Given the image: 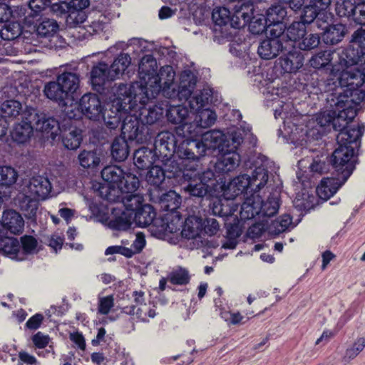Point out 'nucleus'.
Returning <instances> with one entry per match:
<instances>
[{
	"label": "nucleus",
	"mask_w": 365,
	"mask_h": 365,
	"mask_svg": "<svg viewBox=\"0 0 365 365\" xmlns=\"http://www.w3.org/2000/svg\"><path fill=\"white\" fill-rule=\"evenodd\" d=\"M292 217L289 215H284L277 220H274L269 226V232L279 235L288 229L292 224Z\"/></svg>",
	"instance_id": "59"
},
{
	"label": "nucleus",
	"mask_w": 365,
	"mask_h": 365,
	"mask_svg": "<svg viewBox=\"0 0 365 365\" xmlns=\"http://www.w3.org/2000/svg\"><path fill=\"white\" fill-rule=\"evenodd\" d=\"M86 16L84 11H78L75 9H69L66 18V22L68 26L76 27L83 23L86 20Z\"/></svg>",
	"instance_id": "62"
},
{
	"label": "nucleus",
	"mask_w": 365,
	"mask_h": 365,
	"mask_svg": "<svg viewBox=\"0 0 365 365\" xmlns=\"http://www.w3.org/2000/svg\"><path fill=\"white\" fill-rule=\"evenodd\" d=\"M39 200H41L34 197L29 195H24L23 192L21 190L16 197V202L21 210L24 212L27 218L30 219L36 217Z\"/></svg>",
	"instance_id": "25"
},
{
	"label": "nucleus",
	"mask_w": 365,
	"mask_h": 365,
	"mask_svg": "<svg viewBox=\"0 0 365 365\" xmlns=\"http://www.w3.org/2000/svg\"><path fill=\"white\" fill-rule=\"evenodd\" d=\"M201 140H193L190 145H194L199 155H205L208 150L221 149L224 151L230 147V139L219 130H212L201 134Z\"/></svg>",
	"instance_id": "11"
},
{
	"label": "nucleus",
	"mask_w": 365,
	"mask_h": 365,
	"mask_svg": "<svg viewBox=\"0 0 365 365\" xmlns=\"http://www.w3.org/2000/svg\"><path fill=\"white\" fill-rule=\"evenodd\" d=\"M128 86L133 103L130 110L134 111L140 123L144 126L158 123L163 117L164 109L161 106L151 105V100L156 96H151L148 88H143L142 84L131 83Z\"/></svg>",
	"instance_id": "4"
},
{
	"label": "nucleus",
	"mask_w": 365,
	"mask_h": 365,
	"mask_svg": "<svg viewBox=\"0 0 365 365\" xmlns=\"http://www.w3.org/2000/svg\"><path fill=\"white\" fill-rule=\"evenodd\" d=\"M0 252L13 259H24V256L21 255L20 242L14 237L0 238Z\"/></svg>",
	"instance_id": "27"
},
{
	"label": "nucleus",
	"mask_w": 365,
	"mask_h": 365,
	"mask_svg": "<svg viewBox=\"0 0 365 365\" xmlns=\"http://www.w3.org/2000/svg\"><path fill=\"white\" fill-rule=\"evenodd\" d=\"M176 145L175 135L169 131L159 133L155 137L154 143L155 151L163 159H168L173 155L175 152Z\"/></svg>",
	"instance_id": "18"
},
{
	"label": "nucleus",
	"mask_w": 365,
	"mask_h": 365,
	"mask_svg": "<svg viewBox=\"0 0 365 365\" xmlns=\"http://www.w3.org/2000/svg\"><path fill=\"white\" fill-rule=\"evenodd\" d=\"M80 165L84 168H93L97 167L100 162V157L93 150H83L78 155Z\"/></svg>",
	"instance_id": "52"
},
{
	"label": "nucleus",
	"mask_w": 365,
	"mask_h": 365,
	"mask_svg": "<svg viewBox=\"0 0 365 365\" xmlns=\"http://www.w3.org/2000/svg\"><path fill=\"white\" fill-rule=\"evenodd\" d=\"M110 67L105 63H99L95 66L91 73L93 85L101 86L106 81H113L115 78L112 77L110 73Z\"/></svg>",
	"instance_id": "32"
},
{
	"label": "nucleus",
	"mask_w": 365,
	"mask_h": 365,
	"mask_svg": "<svg viewBox=\"0 0 365 365\" xmlns=\"http://www.w3.org/2000/svg\"><path fill=\"white\" fill-rule=\"evenodd\" d=\"M182 222L181 217L178 212L168 213L163 220L162 225V231L168 233H175L182 228Z\"/></svg>",
	"instance_id": "40"
},
{
	"label": "nucleus",
	"mask_w": 365,
	"mask_h": 365,
	"mask_svg": "<svg viewBox=\"0 0 365 365\" xmlns=\"http://www.w3.org/2000/svg\"><path fill=\"white\" fill-rule=\"evenodd\" d=\"M113 217L108 222V227L116 230H127L133 223V213L128 212L125 210L121 211V207L118 206L112 208Z\"/></svg>",
	"instance_id": "21"
},
{
	"label": "nucleus",
	"mask_w": 365,
	"mask_h": 365,
	"mask_svg": "<svg viewBox=\"0 0 365 365\" xmlns=\"http://www.w3.org/2000/svg\"><path fill=\"white\" fill-rule=\"evenodd\" d=\"M182 178L185 180H197L201 184L207 186L211 191V187L215 185V173L208 169L202 172L201 165L199 163L185 164V170H182Z\"/></svg>",
	"instance_id": "16"
},
{
	"label": "nucleus",
	"mask_w": 365,
	"mask_h": 365,
	"mask_svg": "<svg viewBox=\"0 0 365 365\" xmlns=\"http://www.w3.org/2000/svg\"><path fill=\"white\" fill-rule=\"evenodd\" d=\"M80 76L73 72H63L58 75L56 81H50L44 86L46 96L59 103L64 102L73 95L80 87Z\"/></svg>",
	"instance_id": "8"
},
{
	"label": "nucleus",
	"mask_w": 365,
	"mask_h": 365,
	"mask_svg": "<svg viewBox=\"0 0 365 365\" xmlns=\"http://www.w3.org/2000/svg\"><path fill=\"white\" fill-rule=\"evenodd\" d=\"M22 119L21 123L15 125L11 132L12 140L17 143H26L31 138L34 129L33 123L24 118V112L22 113Z\"/></svg>",
	"instance_id": "28"
},
{
	"label": "nucleus",
	"mask_w": 365,
	"mask_h": 365,
	"mask_svg": "<svg viewBox=\"0 0 365 365\" xmlns=\"http://www.w3.org/2000/svg\"><path fill=\"white\" fill-rule=\"evenodd\" d=\"M124 173L120 167L109 165L102 170L101 177L108 185H118Z\"/></svg>",
	"instance_id": "46"
},
{
	"label": "nucleus",
	"mask_w": 365,
	"mask_h": 365,
	"mask_svg": "<svg viewBox=\"0 0 365 365\" xmlns=\"http://www.w3.org/2000/svg\"><path fill=\"white\" fill-rule=\"evenodd\" d=\"M129 153V147L125 138L123 137L115 138L111 145V155L118 161L125 160Z\"/></svg>",
	"instance_id": "41"
},
{
	"label": "nucleus",
	"mask_w": 365,
	"mask_h": 365,
	"mask_svg": "<svg viewBox=\"0 0 365 365\" xmlns=\"http://www.w3.org/2000/svg\"><path fill=\"white\" fill-rule=\"evenodd\" d=\"M59 26L54 19H43L36 26V33L38 36L48 38L50 41L58 38Z\"/></svg>",
	"instance_id": "30"
},
{
	"label": "nucleus",
	"mask_w": 365,
	"mask_h": 365,
	"mask_svg": "<svg viewBox=\"0 0 365 365\" xmlns=\"http://www.w3.org/2000/svg\"><path fill=\"white\" fill-rule=\"evenodd\" d=\"M253 11V4L235 6V13L230 16V11L225 7L215 8L212 14L215 23V36L230 39L232 36V29L245 26L250 20Z\"/></svg>",
	"instance_id": "2"
},
{
	"label": "nucleus",
	"mask_w": 365,
	"mask_h": 365,
	"mask_svg": "<svg viewBox=\"0 0 365 365\" xmlns=\"http://www.w3.org/2000/svg\"><path fill=\"white\" fill-rule=\"evenodd\" d=\"M195 120L201 129L207 128L214 125L217 120V115L210 109H201L196 111Z\"/></svg>",
	"instance_id": "47"
},
{
	"label": "nucleus",
	"mask_w": 365,
	"mask_h": 365,
	"mask_svg": "<svg viewBox=\"0 0 365 365\" xmlns=\"http://www.w3.org/2000/svg\"><path fill=\"white\" fill-rule=\"evenodd\" d=\"M143 195L138 193L126 194L122 197V203L120 207H124L128 212L134 214L140 209L144 205Z\"/></svg>",
	"instance_id": "43"
},
{
	"label": "nucleus",
	"mask_w": 365,
	"mask_h": 365,
	"mask_svg": "<svg viewBox=\"0 0 365 365\" xmlns=\"http://www.w3.org/2000/svg\"><path fill=\"white\" fill-rule=\"evenodd\" d=\"M170 281L173 284L183 285L190 281L188 271L183 268H178L173 270L170 274Z\"/></svg>",
	"instance_id": "64"
},
{
	"label": "nucleus",
	"mask_w": 365,
	"mask_h": 365,
	"mask_svg": "<svg viewBox=\"0 0 365 365\" xmlns=\"http://www.w3.org/2000/svg\"><path fill=\"white\" fill-rule=\"evenodd\" d=\"M304 63L303 55L299 51H289L287 55L279 58V64L286 73H295Z\"/></svg>",
	"instance_id": "26"
},
{
	"label": "nucleus",
	"mask_w": 365,
	"mask_h": 365,
	"mask_svg": "<svg viewBox=\"0 0 365 365\" xmlns=\"http://www.w3.org/2000/svg\"><path fill=\"white\" fill-rule=\"evenodd\" d=\"M128 84L120 83L115 89L114 98L108 109L102 110V119L106 127L110 130L116 128L124 115L133 107Z\"/></svg>",
	"instance_id": "6"
},
{
	"label": "nucleus",
	"mask_w": 365,
	"mask_h": 365,
	"mask_svg": "<svg viewBox=\"0 0 365 365\" xmlns=\"http://www.w3.org/2000/svg\"><path fill=\"white\" fill-rule=\"evenodd\" d=\"M306 31V26L303 22L294 21L287 28L285 38H287L290 42L294 43L295 46L299 39L303 37V35H305Z\"/></svg>",
	"instance_id": "48"
},
{
	"label": "nucleus",
	"mask_w": 365,
	"mask_h": 365,
	"mask_svg": "<svg viewBox=\"0 0 365 365\" xmlns=\"http://www.w3.org/2000/svg\"><path fill=\"white\" fill-rule=\"evenodd\" d=\"M99 192L101 197L107 201L119 202L120 206L121 205L123 195H121V191L118 185H103L101 187Z\"/></svg>",
	"instance_id": "50"
},
{
	"label": "nucleus",
	"mask_w": 365,
	"mask_h": 365,
	"mask_svg": "<svg viewBox=\"0 0 365 365\" xmlns=\"http://www.w3.org/2000/svg\"><path fill=\"white\" fill-rule=\"evenodd\" d=\"M121 127L123 138L143 143L150 139L148 129L143 126L134 111L129 110L123 117Z\"/></svg>",
	"instance_id": "12"
},
{
	"label": "nucleus",
	"mask_w": 365,
	"mask_h": 365,
	"mask_svg": "<svg viewBox=\"0 0 365 365\" xmlns=\"http://www.w3.org/2000/svg\"><path fill=\"white\" fill-rule=\"evenodd\" d=\"M157 61L152 55L144 56L139 63L140 81L133 83L142 84L143 88H148L151 96L159 93V86L156 84Z\"/></svg>",
	"instance_id": "10"
},
{
	"label": "nucleus",
	"mask_w": 365,
	"mask_h": 365,
	"mask_svg": "<svg viewBox=\"0 0 365 365\" xmlns=\"http://www.w3.org/2000/svg\"><path fill=\"white\" fill-rule=\"evenodd\" d=\"M24 118L33 123L34 128L36 130L50 135L52 140L58 135L62 129L55 118L44 113H40L34 108H26L24 111Z\"/></svg>",
	"instance_id": "9"
},
{
	"label": "nucleus",
	"mask_w": 365,
	"mask_h": 365,
	"mask_svg": "<svg viewBox=\"0 0 365 365\" xmlns=\"http://www.w3.org/2000/svg\"><path fill=\"white\" fill-rule=\"evenodd\" d=\"M140 182L138 178L132 173H124L123 178L118 184L121 191V195L135 193L139 187Z\"/></svg>",
	"instance_id": "37"
},
{
	"label": "nucleus",
	"mask_w": 365,
	"mask_h": 365,
	"mask_svg": "<svg viewBox=\"0 0 365 365\" xmlns=\"http://www.w3.org/2000/svg\"><path fill=\"white\" fill-rule=\"evenodd\" d=\"M362 135L360 129L344 130L339 133L336 141L339 147L332 155V165L338 173L337 176L346 182L354 169V148L358 145V140Z\"/></svg>",
	"instance_id": "1"
},
{
	"label": "nucleus",
	"mask_w": 365,
	"mask_h": 365,
	"mask_svg": "<svg viewBox=\"0 0 365 365\" xmlns=\"http://www.w3.org/2000/svg\"><path fill=\"white\" fill-rule=\"evenodd\" d=\"M161 207L170 212H176L181 204V197L175 191L170 190L160 197Z\"/></svg>",
	"instance_id": "44"
},
{
	"label": "nucleus",
	"mask_w": 365,
	"mask_h": 365,
	"mask_svg": "<svg viewBox=\"0 0 365 365\" xmlns=\"http://www.w3.org/2000/svg\"><path fill=\"white\" fill-rule=\"evenodd\" d=\"M279 208V200L277 195H271L265 202L262 200L260 214L262 216L272 217L276 215Z\"/></svg>",
	"instance_id": "53"
},
{
	"label": "nucleus",
	"mask_w": 365,
	"mask_h": 365,
	"mask_svg": "<svg viewBox=\"0 0 365 365\" xmlns=\"http://www.w3.org/2000/svg\"><path fill=\"white\" fill-rule=\"evenodd\" d=\"M193 140H190L187 143L186 147L182 145L179 151L178 154L179 156L183 159L182 161V166L183 170H185V164L186 163H199L198 160L200 157H202L203 155H199L197 154V150L195 149L194 145H190V144Z\"/></svg>",
	"instance_id": "51"
},
{
	"label": "nucleus",
	"mask_w": 365,
	"mask_h": 365,
	"mask_svg": "<svg viewBox=\"0 0 365 365\" xmlns=\"http://www.w3.org/2000/svg\"><path fill=\"white\" fill-rule=\"evenodd\" d=\"M346 33V28L341 24L329 26L324 32L323 40L325 43L334 45L341 41Z\"/></svg>",
	"instance_id": "35"
},
{
	"label": "nucleus",
	"mask_w": 365,
	"mask_h": 365,
	"mask_svg": "<svg viewBox=\"0 0 365 365\" xmlns=\"http://www.w3.org/2000/svg\"><path fill=\"white\" fill-rule=\"evenodd\" d=\"M262 197L257 192H254L245 198L240 212L242 220H250L260 215Z\"/></svg>",
	"instance_id": "22"
},
{
	"label": "nucleus",
	"mask_w": 365,
	"mask_h": 365,
	"mask_svg": "<svg viewBox=\"0 0 365 365\" xmlns=\"http://www.w3.org/2000/svg\"><path fill=\"white\" fill-rule=\"evenodd\" d=\"M166 116L170 123L180 125L187 120L189 111L185 106H173L167 110Z\"/></svg>",
	"instance_id": "36"
},
{
	"label": "nucleus",
	"mask_w": 365,
	"mask_h": 365,
	"mask_svg": "<svg viewBox=\"0 0 365 365\" xmlns=\"http://www.w3.org/2000/svg\"><path fill=\"white\" fill-rule=\"evenodd\" d=\"M37 247V241L32 236L25 235L21 237L20 252L21 256L25 258V255L32 254L35 252Z\"/></svg>",
	"instance_id": "63"
},
{
	"label": "nucleus",
	"mask_w": 365,
	"mask_h": 365,
	"mask_svg": "<svg viewBox=\"0 0 365 365\" xmlns=\"http://www.w3.org/2000/svg\"><path fill=\"white\" fill-rule=\"evenodd\" d=\"M327 102L333 115L334 130L340 133L344 130L360 129L364 132V126L349 125L356 115V111L352 106L353 99L348 94H342L341 91L331 93Z\"/></svg>",
	"instance_id": "5"
},
{
	"label": "nucleus",
	"mask_w": 365,
	"mask_h": 365,
	"mask_svg": "<svg viewBox=\"0 0 365 365\" xmlns=\"http://www.w3.org/2000/svg\"><path fill=\"white\" fill-rule=\"evenodd\" d=\"M78 108L85 118L93 121H101L103 104L98 95L91 93L84 94L78 103Z\"/></svg>",
	"instance_id": "13"
},
{
	"label": "nucleus",
	"mask_w": 365,
	"mask_h": 365,
	"mask_svg": "<svg viewBox=\"0 0 365 365\" xmlns=\"http://www.w3.org/2000/svg\"><path fill=\"white\" fill-rule=\"evenodd\" d=\"M51 190V185L47 178L38 175L25 181L21 191L24 195H29L41 200H46Z\"/></svg>",
	"instance_id": "15"
},
{
	"label": "nucleus",
	"mask_w": 365,
	"mask_h": 365,
	"mask_svg": "<svg viewBox=\"0 0 365 365\" xmlns=\"http://www.w3.org/2000/svg\"><path fill=\"white\" fill-rule=\"evenodd\" d=\"M254 12L255 8L253 7L252 14H250V20L247 22L249 29L253 34H260L267 29L269 22L262 14L255 15Z\"/></svg>",
	"instance_id": "49"
},
{
	"label": "nucleus",
	"mask_w": 365,
	"mask_h": 365,
	"mask_svg": "<svg viewBox=\"0 0 365 365\" xmlns=\"http://www.w3.org/2000/svg\"><path fill=\"white\" fill-rule=\"evenodd\" d=\"M341 67L340 65L333 66L328 83L334 86L335 93L341 91L342 94L351 97L364 83L365 73L356 67L346 66V69H341Z\"/></svg>",
	"instance_id": "7"
},
{
	"label": "nucleus",
	"mask_w": 365,
	"mask_h": 365,
	"mask_svg": "<svg viewBox=\"0 0 365 365\" xmlns=\"http://www.w3.org/2000/svg\"><path fill=\"white\" fill-rule=\"evenodd\" d=\"M356 4V0H337L335 9L336 14L341 17L352 16Z\"/></svg>",
	"instance_id": "56"
},
{
	"label": "nucleus",
	"mask_w": 365,
	"mask_h": 365,
	"mask_svg": "<svg viewBox=\"0 0 365 365\" xmlns=\"http://www.w3.org/2000/svg\"><path fill=\"white\" fill-rule=\"evenodd\" d=\"M277 104L274 109L275 118H281L284 120V123H289V118L294 114V108L291 102H284L280 99L274 98L272 99Z\"/></svg>",
	"instance_id": "45"
},
{
	"label": "nucleus",
	"mask_w": 365,
	"mask_h": 365,
	"mask_svg": "<svg viewBox=\"0 0 365 365\" xmlns=\"http://www.w3.org/2000/svg\"><path fill=\"white\" fill-rule=\"evenodd\" d=\"M320 43V37L317 34H307L294 46L302 51H310L317 48Z\"/></svg>",
	"instance_id": "55"
},
{
	"label": "nucleus",
	"mask_w": 365,
	"mask_h": 365,
	"mask_svg": "<svg viewBox=\"0 0 365 365\" xmlns=\"http://www.w3.org/2000/svg\"><path fill=\"white\" fill-rule=\"evenodd\" d=\"M175 131L178 135L190 140H197L196 138L202 134V129L195 119L191 123H188L187 120L183 124L177 126Z\"/></svg>",
	"instance_id": "34"
},
{
	"label": "nucleus",
	"mask_w": 365,
	"mask_h": 365,
	"mask_svg": "<svg viewBox=\"0 0 365 365\" xmlns=\"http://www.w3.org/2000/svg\"><path fill=\"white\" fill-rule=\"evenodd\" d=\"M192 92H193V91ZM211 96L212 91L209 88H204L201 91L195 92L192 96L190 95L187 99L184 100H188L189 106L191 110L197 111L202 109V108L208 103Z\"/></svg>",
	"instance_id": "33"
},
{
	"label": "nucleus",
	"mask_w": 365,
	"mask_h": 365,
	"mask_svg": "<svg viewBox=\"0 0 365 365\" xmlns=\"http://www.w3.org/2000/svg\"><path fill=\"white\" fill-rule=\"evenodd\" d=\"M160 157L155 149L142 147L135 151L133 160L138 168L145 169L149 168Z\"/></svg>",
	"instance_id": "24"
},
{
	"label": "nucleus",
	"mask_w": 365,
	"mask_h": 365,
	"mask_svg": "<svg viewBox=\"0 0 365 365\" xmlns=\"http://www.w3.org/2000/svg\"><path fill=\"white\" fill-rule=\"evenodd\" d=\"M156 84L159 86V93L168 98L178 97L179 100L187 99L196 85V78L190 71H185L180 75V84L175 82V72L170 66H163L156 75Z\"/></svg>",
	"instance_id": "3"
},
{
	"label": "nucleus",
	"mask_w": 365,
	"mask_h": 365,
	"mask_svg": "<svg viewBox=\"0 0 365 365\" xmlns=\"http://www.w3.org/2000/svg\"><path fill=\"white\" fill-rule=\"evenodd\" d=\"M343 179L338 177L327 178L321 181L317 187V193L319 198L327 200L330 197L336 192L339 188L344 183Z\"/></svg>",
	"instance_id": "23"
},
{
	"label": "nucleus",
	"mask_w": 365,
	"mask_h": 365,
	"mask_svg": "<svg viewBox=\"0 0 365 365\" xmlns=\"http://www.w3.org/2000/svg\"><path fill=\"white\" fill-rule=\"evenodd\" d=\"M18 178L17 171L11 166H0V184L10 187Z\"/></svg>",
	"instance_id": "57"
},
{
	"label": "nucleus",
	"mask_w": 365,
	"mask_h": 365,
	"mask_svg": "<svg viewBox=\"0 0 365 365\" xmlns=\"http://www.w3.org/2000/svg\"><path fill=\"white\" fill-rule=\"evenodd\" d=\"M249 180L255 192H257L263 187L268 180V172L264 165L257 167L252 176H249Z\"/></svg>",
	"instance_id": "42"
},
{
	"label": "nucleus",
	"mask_w": 365,
	"mask_h": 365,
	"mask_svg": "<svg viewBox=\"0 0 365 365\" xmlns=\"http://www.w3.org/2000/svg\"><path fill=\"white\" fill-rule=\"evenodd\" d=\"M60 133L62 135V142L68 150H76L82 141L81 130L71 125V121L65 120Z\"/></svg>",
	"instance_id": "19"
},
{
	"label": "nucleus",
	"mask_w": 365,
	"mask_h": 365,
	"mask_svg": "<svg viewBox=\"0 0 365 365\" xmlns=\"http://www.w3.org/2000/svg\"><path fill=\"white\" fill-rule=\"evenodd\" d=\"M131 63V58L128 53H121L110 66V75L118 78L122 75Z\"/></svg>",
	"instance_id": "39"
},
{
	"label": "nucleus",
	"mask_w": 365,
	"mask_h": 365,
	"mask_svg": "<svg viewBox=\"0 0 365 365\" xmlns=\"http://www.w3.org/2000/svg\"><path fill=\"white\" fill-rule=\"evenodd\" d=\"M287 15V8L282 3L272 5L266 12L267 21L269 26L272 24H281Z\"/></svg>",
	"instance_id": "38"
},
{
	"label": "nucleus",
	"mask_w": 365,
	"mask_h": 365,
	"mask_svg": "<svg viewBox=\"0 0 365 365\" xmlns=\"http://www.w3.org/2000/svg\"><path fill=\"white\" fill-rule=\"evenodd\" d=\"M202 230V219L195 215L187 217L182 225L181 235L186 239H195Z\"/></svg>",
	"instance_id": "29"
},
{
	"label": "nucleus",
	"mask_w": 365,
	"mask_h": 365,
	"mask_svg": "<svg viewBox=\"0 0 365 365\" xmlns=\"http://www.w3.org/2000/svg\"><path fill=\"white\" fill-rule=\"evenodd\" d=\"M251 187L247 175H240L232 179L227 185L222 186V195L227 200L234 199L242 194L246 189Z\"/></svg>",
	"instance_id": "20"
},
{
	"label": "nucleus",
	"mask_w": 365,
	"mask_h": 365,
	"mask_svg": "<svg viewBox=\"0 0 365 365\" xmlns=\"http://www.w3.org/2000/svg\"><path fill=\"white\" fill-rule=\"evenodd\" d=\"M22 110L21 103L15 100H9L4 102L1 106L0 111L4 118H16Z\"/></svg>",
	"instance_id": "54"
},
{
	"label": "nucleus",
	"mask_w": 365,
	"mask_h": 365,
	"mask_svg": "<svg viewBox=\"0 0 365 365\" xmlns=\"http://www.w3.org/2000/svg\"><path fill=\"white\" fill-rule=\"evenodd\" d=\"M282 29H279L277 34L271 31V38L262 41L258 46L257 52L259 56L264 59H272L278 56L280 51L287 48L281 42L280 36Z\"/></svg>",
	"instance_id": "17"
},
{
	"label": "nucleus",
	"mask_w": 365,
	"mask_h": 365,
	"mask_svg": "<svg viewBox=\"0 0 365 365\" xmlns=\"http://www.w3.org/2000/svg\"><path fill=\"white\" fill-rule=\"evenodd\" d=\"M242 141L240 136L232 135V144L226 148L224 154L217 160L216 169L221 173H228L237 168L240 161V155L235 151Z\"/></svg>",
	"instance_id": "14"
},
{
	"label": "nucleus",
	"mask_w": 365,
	"mask_h": 365,
	"mask_svg": "<svg viewBox=\"0 0 365 365\" xmlns=\"http://www.w3.org/2000/svg\"><path fill=\"white\" fill-rule=\"evenodd\" d=\"M155 212L150 205H144L140 209L134 212L133 221L138 227H146L150 225L154 218Z\"/></svg>",
	"instance_id": "31"
},
{
	"label": "nucleus",
	"mask_w": 365,
	"mask_h": 365,
	"mask_svg": "<svg viewBox=\"0 0 365 365\" xmlns=\"http://www.w3.org/2000/svg\"><path fill=\"white\" fill-rule=\"evenodd\" d=\"M145 180L148 184L159 187L165 180V173L161 167L155 165L147 172Z\"/></svg>",
	"instance_id": "58"
},
{
	"label": "nucleus",
	"mask_w": 365,
	"mask_h": 365,
	"mask_svg": "<svg viewBox=\"0 0 365 365\" xmlns=\"http://www.w3.org/2000/svg\"><path fill=\"white\" fill-rule=\"evenodd\" d=\"M331 61V53L324 51L314 55L309 60L310 66L314 68H320L328 65Z\"/></svg>",
	"instance_id": "61"
},
{
	"label": "nucleus",
	"mask_w": 365,
	"mask_h": 365,
	"mask_svg": "<svg viewBox=\"0 0 365 365\" xmlns=\"http://www.w3.org/2000/svg\"><path fill=\"white\" fill-rule=\"evenodd\" d=\"M197 180H187L189 182L188 185L183 187V190L190 193V195L197 197H203L210 191L207 188L204 184H201L200 182H197Z\"/></svg>",
	"instance_id": "60"
}]
</instances>
